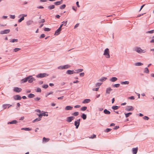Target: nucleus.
Masks as SVG:
<instances>
[{
    "instance_id": "f257e3e1",
    "label": "nucleus",
    "mask_w": 154,
    "mask_h": 154,
    "mask_svg": "<svg viewBox=\"0 0 154 154\" xmlns=\"http://www.w3.org/2000/svg\"><path fill=\"white\" fill-rule=\"evenodd\" d=\"M134 51L139 54L145 53L146 51V50H142L140 47H136L134 48Z\"/></svg>"
},
{
    "instance_id": "f03ea898",
    "label": "nucleus",
    "mask_w": 154,
    "mask_h": 154,
    "mask_svg": "<svg viewBox=\"0 0 154 154\" xmlns=\"http://www.w3.org/2000/svg\"><path fill=\"white\" fill-rule=\"evenodd\" d=\"M103 54L106 58L110 57L109 50L108 48H106Z\"/></svg>"
},
{
    "instance_id": "7ed1b4c3",
    "label": "nucleus",
    "mask_w": 154,
    "mask_h": 154,
    "mask_svg": "<svg viewBox=\"0 0 154 154\" xmlns=\"http://www.w3.org/2000/svg\"><path fill=\"white\" fill-rule=\"evenodd\" d=\"M70 67V66L68 64H67L64 66H58L57 68L58 69H66L69 68Z\"/></svg>"
},
{
    "instance_id": "20e7f679",
    "label": "nucleus",
    "mask_w": 154,
    "mask_h": 154,
    "mask_svg": "<svg viewBox=\"0 0 154 154\" xmlns=\"http://www.w3.org/2000/svg\"><path fill=\"white\" fill-rule=\"evenodd\" d=\"M48 75V74L46 73H40L36 75L37 78H43L47 76Z\"/></svg>"
},
{
    "instance_id": "39448f33",
    "label": "nucleus",
    "mask_w": 154,
    "mask_h": 154,
    "mask_svg": "<svg viewBox=\"0 0 154 154\" xmlns=\"http://www.w3.org/2000/svg\"><path fill=\"white\" fill-rule=\"evenodd\" d=\"M28 79V82L29 83H32L33 81H35V79L33 77L32 75H29L27 77Z\"/></svg>"
},
{
    "instance_id": "423d86ee",
    "label": "nucleus",
    "mask_w": 154,
    "mask_h": 154,
    "mask_svg": "<svg viewBox=\"0 0 154 154\" xmlns=\"http://www.w3.org/2000/svg\"><path fill=\"white\" fill-rule=\"evenodd\" d=\"M80 119H79L74 122V125L76 126V128L78 129L80 125Z\"/></svg>"
},
{
    "instance_id": "0eeeda50",
    "label": "nucleus",
    "mask_w": 154,
    "mask_h": 154,
    "mask_svg": "<svg viewBox=\"0 0 154 154\" xmlns=\"http://www.w3.org/2000/svg\"><path fill=\"white\" fill-rule=\"evenodd\" d=\"M134 107L131 106H128L126 107L125 110L127 111H130L133 110Z\"/></svg>"
},
{
    "instance_id": "6e6552de",
    "label": "nucleus",
    "mask_w": 154,
    "mask_h": 154,
    "mask_svg": "<svg viewBox=\"0 0 154 154\" xmlns=\"http://www.w3.org/2000/svg\"><path fill=\"white\" fill-rule=\"evenodd\" d=\"M10 32V30L9 29H5L3 31H0V33L1 34H5L9 33Z\"/></svg>"
},
{
    "instance_id": "1a4fd4ad",
    "label": "nucleus",
    "mask_w": 154,
    "mask_h": 154,
    "mask_svg": "<svg viewBox=\"0 0 154 154\" xmlns=\"http://www.w3.org/2000/svg\"><path fill=\"white\" fill-rule=\"evenodd\" d=\"M14 99L15 100H20L21 99V97L19 95H17L13 97Z\"/></svg>"
},
{
    "instance_id": "9d476101",
    "label": "nucleus",
    "mask_w": 154,
    "mask_h": 154,
    "mask_svg": "<svg viewBox=\"0 0 154 154\" xmlns=\"http://www.w3.org/2000/svg\"><path fill=\"white\" fill-rule=\"evenodd\" d=\"M14 91L17 92H20L22 91L21 88L18 87H15L14 89Z\"/></svg>"
},
{
    "instance_id": "9b49d317",
    "label": "nucleus",
    "mask_w": 154,
    "mask_h": 154,
    "mask_svg": "<svg viewBox=\"0 0 154 154\" xmlns=\"http://www.w3.org/2000/svg\"><path fill=\"white\" fill-rule=\"evenodd\" d=\"M74 73H76L73 70H68L66 71V73L69 75L72 74Z\"/></svg>"
},
{
    "instance_id": "f8f14e48",
    "label": "nucleus",
    "mask_w": 154,
    "mask_h": 154,
    "mask_svg": "<svg viewBox=\"0 0 154 154\" xmlns=\"http://www.w3.org/2000/svg\"><path fill=\"white\" fill-rule=\"evenodd\" d=\"M137 151L138 149L137 147L136 148H133L132 149V153L133 154H136Z\"/></svg>"
},
{
    "instance_id": "ddd939ff",
    "label": "nucleus",
    "mask_w": 154,
    "mask_h": 154,
    "mask_svg": "<svg viewBox=\"0 0 154 154\" xmlns=\"http://www.w3.org/2000/svg\"><path fill=\"white\" fill-rule=\"evenodd\" d=\"M117 79H118L116 77H112L109 79V80L111 82H114L116 81Z\"/></svg>"
},
{
    "instance_id": "4468645a",
    "label": "nucleus",
    "mask_w": 154,
    "mask_h": 154,
    "mask_svg": "<svg viewBox=\"0 0 154 154\" xmlns=\"http://www.w3.org/2000/svg\"><path fill=\"white\" fill-rule=\"evenodd\" d=\"M112 90V89L109 87L106 88V93L107 94H109L110 92Z\"/></svg>"
},
{
    "instance_id": "2eb2a0df",
    "label": "nucleus",
    "mask_w": 154,
    "mask_h": 154,
    "mask_svg": "<svg viewBox=\"0 0 154 154\" xmlns=\"http://www.w3.org/2000/svg\"><path fill=\"white\" fill-rule=\"evenodd\" d=\"M61 29L58 28L57 30L55 32V35H58L60 33V32L61 31Z\"/></svg>"
},
{
    "instance_id": "dca6fc26",
    "label": "nucleus",
    "mask_w": 154,
    "mask_h": 154,
    "mask_svg": "<svg viewBox=\"0 0 154 154\" xmlns=\"http://www.w3.org/2000/svg\"><path fill=\"white\" fill-rule=\"evenodd\" d=\"M28 79L27 77L21 80V83H23L26 82L27 81H28Z\"/></svg>"
},
{
    "instance_id": "f3484780",
    "label": "nucleus",
    "mask_w": 154,
    "mask_h": 154,
    "mask_svg": "<svg viewBox=\"0 0 154 154\" xmlns=\"http://www.w3.org/2000/svg\"><path fill=\"white\" fill-rule=\"evenodd\" d=\"M120 83L121 85H128L129 84V81H124V82H120Z\"/></svg>"
},
{
    "instance_id": "a211bd4d",
    "label": "nucleus",
    "mask_w": 154,
    "mask_h": 154,
    "mask_svg": "<svg viewBox=\"0 0 154 154\" xmlns=\"http://www.w3.org/2000/svg\"><path fill=\"white\" fill-rule=\"evenodd\" d=\"M73 107L70 106H66L65 108L66 110H71L72 109Z\"/></svg>"
},
{
    "instance_id": "6ab92c4d",
    "label": "nucleus",
    "mask_w": 154,
    "mask_h": 154,
    "mask_svg": "<svg viewBox=\"0 0 154 154\" xmlns=\"http://www.w3.org/2000/svg\"><path fill=\"white\" fill-rule=\"evenodd\" d=\"M33 21L31 20H28L26 22V25L27 26H29V25H30L32 24V23H33Z\"/></svg>"
},
{
    "instance_id": "aec40b11",
    "label": "nucleus",
    "mask_w": 154,
    "mask_h": 154,
    "mask_svg": "<svg viewBox=\"0 0 154 154\" xmlns=\"http://www.w3.org/2000/svg\"><path fill=\"white\" fill-rule=\"evenodd\" d=\"M62 3H63V2L61 1H57V2H55L54 3V5H59L61 4Z\"/></svg>"
},
{
    "instance_id": "412c9836",
    "label": "nucleus",
    "mask_w": 154,
    "mask_h": 154,
    "mask_svg": "<svg viewBox=\"0 0 154 154\" xmlns=\"http://www.w3.org/2000/svg\"><path fill=\"white\" fill-rule=\"evenodd\" d=\"M17 123V121H16V120H14L12 121L11 122H8V124H16Z\"/></svg>"
},
{
    "instance_id": "4be33fe9",
    "label": "nucleus",
    "mask_w": 154,
    "mask_h": 154,
    "mask_svg": "<svg viewBox=\"0 0 154 154\" xmlns=\"http://www.w3.org/2000/svg\"><path fill=\"white\" fill-rule=\"evenodd\" d=\"M90 101L91 100L89 99H86L84 100L82 103H89Z\"/></svg>"
},
{
    "instance_id": "5701e85b",
    "label": "nucleus",
    "mask_w": 154,
    "mask_h": 154,
    "mask_svg": "<svg viewBox=\"0 0 154 154\" xmlns=\"http://www.w3.org/2000/svg\"><path fill=\"white\" fill-rule=\"evenodd\" d=\"M107 78L105 77H102L101 79H99L98 81L100 82L104 81L106 80Z\"/></svg>"
},
{
    "instance_id": "b1692460",
    "label": "nucleus",
    "mask_w": 154,
    "mask_h": 154,
    "mask_svg": "<svg viewBox=\"0 0 154 154\" xmlns=\"http://www.w3.org/2000/svg\"><path fill=\"white\" fill-rule=\"evenodd\" d=\"M10 105L9 104H5L2 105V107L3 109H6L7 107Z\"/></svg>"
},
{
    "instance_id": "393cba45",
    "label": "nucleus",
    "mask_w": 154,
    "mask_h": 154,
    "mask_svg": "<svg viewBox=\"0 0 154 154\" xmlns=\"http://www.w3.org/2000/svg\"><path fill=\"white\" fill-rule=\"evenodd\" d=\"M103 112L105 114H106L109 115L110 113V112L106 109L104 110Z\"/></svg>"
},
{
    "instance_id": "a878e982",
    "label": "nucleus",
    "mask_w": 154,
    "mask_h": 154,
    "mask_svg": "<svg viewBox=\"0 0 154 154\" xmlns=\"http://www.w3.org/2000/svg\"><path fill=\"white\" fill-rule=\"evenodd\" d=\"M28 97L29 98H33L35 97V95L33 94H28Z\"/></svg>"
},
{
    "instance_id": "bb28decb",
    "label": "nucleus",
    "mask_w": 154,
    "mask_h": 154,
    "mask_svg": "<svg viewBox=\"0 0 154 154\" xmlns=\"http://www.w3.org/2000/svg\"><path fill=\"white\" fill-rule=\"evenodd\" d=\"M55 8V6L54 5H50L48 7V8L49 10H52Z\"/></svg>"
},
{
    "instance_id": "cd10ccee",
    "label": "nucleus",
    "mask_w": 154,
    "mask_h": 154,
    "mask_svg": "<svg viewBox=\"0 0 154 154\" xmlns=\"http://www.w3.org/2000/svg\"><path fill=\"white\" fill-rule=\"evenodd\" d=\"M21 130H24L25 131H30L31 130V128H22L21 129Z\"/></svg>"
},
{
    "instance_id": "c85d7f7f",
    "label": "nucleus",
    "mask_w": 154,
    "mask_h": 154,
    "mask_svg": "<svg viewBox=\"0 0 154 154\" xmlns=\"http://www.w3.org/2000/svg\"><path fill=\"white\" fill-rule=\"evenodd\" d=\"M143 65V63L140 62H137L135 63V65L136 66H140Z\"/></svg>"
},
{
    "instance_id": "c756f323",
    "label": "nucleus",
    "mask_w": 154,
    "mask_h": 154,
    "mask_svg": "<svg viewBox=\"0 0 154 154\" xmlns=\"http://www.w3.org/2000/svg\"><path fill=\"white\" fill-rule=\"evenodd\" d=\"M79 115V112H75L73 113L72 115L74 116H77Z\"/></svg>"
},
{
    "instance_id": "7c9ffc66",
    "label": "nucleus",
    "mask_w": 154,
    "mask_h": 154,
    "mask_svg": "<svg viewBox=\"0 0 154 154\" xmlns=\"http://www.w3.org/2000/svg\"><path fill=\"white\" fill-rule=\"evenodd\" d=\"M66 7V5L65 4H63L61 5L60 7V8L61 9H64Z\"/></svg>"
},
{
    "instance_id": "2f4dec72",
    "label": "nucleus",
    "mask_w": 154,
    "mask_h": 154,
    "mask_svg": "<svg viewBox=\"0 0 154 154\" xmlns=\"http://www.w3.org/2000/svg\"><path fill=\"white\" fill-rule=\"evenodd\" d=\"M125 117L126 118L128 117L130 115L132 114V113L131 112H129L127 113H125Z\"/></svg>"
},
{
    "instance_id": "473e14b6",
    "label": "nucleus",
    "mask_w": 154,
    "mask_h": 154,
    "mask_svg": "<svg viewBox=\"0 0 154 154\" xmlns=\"http://www.w3.org/2000/svg\"><path fill=\"white\" fill-rule=\"evenodd\" d=\"M87 107L86 106H83L81 108V110L82 111H85L87 109Z\"/></svg>"
},
{
    "instance_id": "72a5a7b5",
    "label": "nucleus",
    "mask_w": 154,
    "mask_h": 154,
    "mask_svg": "<svg viewBox=\"0 0 154 154\" xmlns=\"http://www.w3.org/2000/svg\"><path fill=\"white\" fill-rule=\"evenodd\" d=\"M81 117L84 120L85 119L87 118L86 115L85 114H83L81 116Z\"/></svg>"
},
{
    "instance_id": "f704fd0d",
    "label": "nucleus",
    "mask_w": 154,
    "mask_h": 154,
    "mask_svg": "<svg viewBox=\"0 0 154 154\" xmlns=\"http://www.w3.org/2000/svg\"><path fill=\"white\" fill-rule=\"evenodd\" d=\"M102 83L101 82H98L95 84V87H98L99 88V87L101 85Z\"/></svg>"
},
{
    "instance_id": "c9c22d12",
    "label": "nucleus",
    "mask_w": 154,
    "mask_h": 154,
    "mask_svg": "<svg viewBox=\"0 0 154 154\" xmlns=\"http://www.w3.org/2000/svg\"><path fill=\"white\" fill-rule=\"evenodd\" d=\"M112 109L114 110L117 109H119V107L117 106H113L112 107Z\"/></svg>"
},
{
    "instance_id": "e433bc0d",
    "label": "nucleus",
    "mask_w": 154,
    "mask_h": 154,
    "mask_svg": "<svg viewBox=\"0 0 154 154\" xmlns=\"http://www.w3.org/2000/svg\"><path fill=\"white\" fill-rule=\"evenodd\" d=\"M66 121L68 122H70L72 121V120L71 119V117H69L67 118Z\"/></svg>"
},
{
    "instance_id": "4c0bfd02",
    "label": "nucleus",
    "mask_w": 154,
    "mask_h": 154,
    "mask_svg": "<svg viewBox=\"0 0 154 154\" xmlns=\"http://www.w3.org/2000/svg\"><path fill=\"white\" fill-rule=\"evenodd\" d=\"M120 85V84H114L112 85V87H116V88H118L119 87Z\"/></svg>"
},
{
    "instance_id": "58836bf2",
    "label": "nucleus",
    "mask_w": 154,
    "mask_h": 154,
    "mask_svg": "<svg viewBox=\"0 0 154 154\" xmlns=\"http://www.w3.org/2000/svg\"><path fill=\"white\" fill-rule=\"evenodd\" d=\"M144 72L146 73H149V69L147 67H146L145 68Z\"/></svg>"
},
{
    "instance_id": "ea45409f",
    "label": "nucleus",
    "mask_w": 154,
    "mask_h": 154,
    "mask_svg": "<svg viewBox=\"0 0 154 154\" xmlns=\"http://www.w3.org/2000/svg\"><path fill=\"white\" fill-rule=\"evenodd\" d=\"M24 19V17H22L20 19L18 20V22L20 23Z\"/></svg>"
},
{
    "instance_id": "a19ab883",
    "label": "nucleus",
    "mask_w": 154,
    "mask_h": 154,
    "mask_svg": "<svg viewBox=\"0 0 154 154\" xmlns=\"http://www.w3.org/2000/svg\"><path fill=\"white\" fill-rule=\"evenodd\" d=\"M18 41V40L17 39H14L11 40L10 42H17Z\"/></svg>"
},
{
    "instance_id": "79ce46f5",
    "label": "nucleus",
    "mask_w": 154,
    "mask_h": 154,
    "mask_svg": "<svg viewBox=\"0 0 154 154\" xmlns=\"http://www.w3.org/2000/svg\"><path fill=\"white\" fill-rule=\"evenodd\" d=\"M49 139L48 138H46L45 137H44L43 138V141H45V142H46L48 141L49 140Z\"/></svg>"
},
{
    "instance_id": "37998d69",
    "label": "nucleus",
    "mask_w": 154,
    "mask_h": 154,
    "mask_svg": "<svg viewBox=\"0 0 154 154\" xmlns=\"http://www.w3.org/2000/svg\"><path fill=\"white\" fill-rule=\"evenodd\" d=\"M40 120H41V119H40V118H37L36 119H35V120H34L33 121V122H35L39 121H40Z\"/></svg>"
},
{
    "instance_id": "c03bdc74",
    "label": "nucleus",
    "mask_w": 154,
    "mask_h": 154,
    "mask_svg": "<svg viewBox=\"0 0 154 154\" xmlns=\"http://www.w3.org/2000/svg\"><path fill=\"white\" fill-rule=\"evenodd\" d=\"M42 87L45 89H46L48 87V85L47 84L44 85L42 86Z\"/></svg>"
},
{
    "instance_id": "a18cd8bd",
    "label": "nucleus",
    "mask_w": 154,
    "mask_h": 154,
    "mask_svg": "<svg viewBox=\"0 0 154 154\" xmlns=\"http://www.w3.org/2000/svg\"><path fill=\"white\" fill-rule=\"evenodd\" d=\"M44 30L45 31L48 32L51 30V29L48 28H45Z\"/></svg>"
},
{
    "instance_id": "49530a36",
    "label": "nucleus",
    "mask_w": 154,
    "mask_h": 154,
    "mask_svg": "<svg viewBox=\"0 0 154 154\" xmlns=\"http://www.w3.org/2000/svg\"><path fill=\"white\" fill-rule=\"evenodd\" d=\"M20 49H21L20 48H15L14 49V51L15 52H17V51L20 50Z\"/></svg>"
},
{
    "instance_id": "de8ad7c7",
    "label": "nucleus",
    "mask_w": 154,
    "mask_h": 154,
    "mask_svg": "<svg viewBox=\"0 0 154 154\" xmlns=\"http://www.w3.org/2000/svg\"><path fill=\"white\" fill-rule=\"evenodd\" d=\"M83 70V69H79L77 70V72L76 73H78L79 72H82Z\"/></svg>"
},
{
    "instance_id": "09e8293b",
    "label": "nucleus",
    "mask_w": 154,
    "mask_h": 154,
    "mask_svg": "<svg viewBox=\"0 0 154 154\" xmlns=\"http://www.w3.org/2000/svg\"><path fill=\"white\" fill-rule=\"evenodd\" d=\"M153 32H154V29L151 30V31H148L146 32V33H152Z\"/></svg>"
},
{
    "instance_id": "8fccbe9b",
    "label": "nucleus",
    "mask_w": 154,
    "mask_h": 154,
    "mask_svg": "<svg viewBox=\"0 0 154 154\" xmlns=\"http://www.w3.org/2000/svg\"><path fill=\"white\" fill-rule=\"evenodd\" d=\"M42 112H42V116H48V114H45V112H43V111H42Z\"/></svg>"
},
{
    "instance_id": "3c124183",
    "label": "nucleus",
    "mask_w": 154,
    "mask_h": 154,
    "mask_svg": "<svg viewBox=\"0 0 154 154\" xmlns=\"http://www.w3.org/2000/svg\"><path fill=\"white\" fill-rule=\"evenodd\" d=\"M143 119L145 120H148L149 118L148 117L145 116L143 117Z\"/></svg>"
},
{
    "instance_id": "603ef678",
    "label": "nucleus",
    "mask_w": 154,
    "mask_h": 154,
    "mask_svg": "<svg viewBox=\"0 0 154 154\" xmlns=\"http://www.w3.org/2000/svg\"><path fill=\"white\" fill-rule=\"evenodd\" d=\"M112 130L110 128H107L105 130V132H108Z\"/></svg>"
},
{
    "instance_id": "864d4df0",
    "label": "nucleus",
    "mask_w": 154,
    "mask_h": 154,
    "mask_svg": "<svg viewBox=\"0 0 154 154\" xmlns=\"http://www.w3.org/2000/svg\"><path fill=\"white\" fill-rule=\"evenodd\" d=\"M10 17L12 19H14L15 17V15H10Z\"/></svg>"
},
{
    "instance_id": "5fc2aeb1",
    "label": "nucleus",
    "mask_w": 154,
    "mask_h": 154,
    "mask_svg": "<svg viewBox=\"0 0 154 154\" xmlns=\"http://www.w3.org/2000/svg\"><path fill=\"white\" fill-rule=\"evenodd\" d=\"M36 91L37 92H41V90L40 88H37Z\"/></svg>"
},
{
    "instance_id": "6e6d98bb",
    "label": "nucleus",
    "mask_w": 154,
    "mask_h": 154,
    "mask_svg": "<svg viewBox=\"0 0 154 154\" xmlns=\"http://www.w3.org/2000/svg\"><path fill=\"white\" fill-rule=\"evenodd\" d=\"M53 94V92L52 91H51L49 93H48L47 94V95L46 96V97H47L50 94Z\"/></svg>"
},
{
    "instance_id": "4d7b16f0",
    "label": "nucleus",
    "mask_w": 154,
    "mask_h": 154,
    "mask_svg": "<svg viewBox=\"0 0 154 154\" xmlns=\"http://www.w3.org/2000/svg\"><path fill=\"white\" fill-rule=\"evenodd\" d=\"M37 115L38 116H39L38 118H40V119H41L42 118V113H41L39 114H37Z\"/></svg>"
},
{
    "instance_id": "13d9d810",
    "label": "nucleus",
    "mask_w": 154,
    "mask_h": 154,
    "mask_svg": "<svg viewBox=\"0 0 154 154\" xmlns=\"http://www.w3.org/2000/svg\"><path fill=\"white\" fill-rule=\"evenodd\" d=\"M99 88V87L97 88H93L92 89V90L93 91H97L98 90Z\"/></svg>"
},
{
    "instance_id": "bf43d9fd",
    "label": "nucleus",
    "mask_w": 154,
    "mask_h": 154,
    "mask_svg": "<svg viewBox=\"0 0 154 154\" xmlns=\"http://www.w3.org/2000/svg\"><path fill=\"white\" fill-rule=\"evenodd\" d=\"M45 35L44 34H42L41 35H40V38H43L44 37H45Z\"/></svg>"
},
{
    "instance_id": "052dcab7",
    "label": "nucleus",
    "mask_w": 154,
    "mask_h": 154,
    "mask_svg": "<svg viewBox=\"0 0 154 154\" xmlns=\"http://www.w3.org/2000/svg\"><path fill=\"white\" fill-rule=\"evenodd\" d=\"M85 75L84 72H82L80 73V76L81 77H83Z\"/></svg>"
},
{
    "instance_id": "680f3d73",
    "label": "nucleus",
    "mask_w": 154,
    "mask_h": 154,
    "mask_svg": "<svg viewBox=\"0 0 154 154\" xmlns=\"http://www.w3.org/2000/svg\"><path fill=\"white\" fill-rule=\"evenodd\" d=\"M119 128V126H116L114 127L113 128L114 130H117Z\"/></svg>"
},
{
    "instance_id": "e2e57ef3",
    "label": "nucleus",
    "mask_w": 154,
    "mask_h": 154,
    "mask_svg": "<svg viewBox=\"0 0 154 154\" xmlns=\"http://www.w3.org/2000/svg\"><path fill=\"white\" fill-rule=\"evenodd\" d=\"M34 100L35 101H38L40 99V98L39 97H36L34 98Z\"/></svg>"
},
{
    "instance_id": "0e129e2a",
    "label": "nucleus",
    "mask_w": 154,
    "mask_h": 154,
    "mask_svg": "<svg viewBox=\"0 0 154 154\" xmlns=\"http://www.w3.org/2000/svg\"><path fill=\"white\" fill-rule=\"evenodd\" d=\"M96 137V135L95 134H93V136H91L90 137L91 138L93 139Z\"/></svg>"
},
{
    "instance_id": "69168bd1",
    "label": "nucleus",
    "mask_w": 154,
    "mask_h": 154,
    "mask_svg": "<svg viewBox=\"0 0 154 154\" xmlns=\"http://www.w3.org/2000/svg\"><path fill=\"white\" fill-rule=\"evenodd\" d=\"M128 99L130 100H134V96H131L129 97Z\"/></svg>"
},
{
    "instance_id": "338daca9",
    "label": "nucleus",
    "mask_w": 154,
    "mask_h": 154,
    "mask_svg": "<svg viewBox=\"0 0 154 154\" xmlns=\"http://www.w3.org/2000/svg\"><path fill=\"white\" fill-rule=\"evenodd\" d=\"M76 5H77V7H80V5H79V2L77 1L76 2Z\"/></svg>"
},
{
    "instance_id": "774afa93",
    "label": "nucleus",
    "mask_w": 154,
    "mask_h": 154,
    "mask_svg": "<svg viewBox=\"0 0 154 154\" xmlns=\"http://www.w3.org/2000/svg\"><path fill=\"white\" fill-rule=\"evenodd\" d=\"M67 21H66L65 22H64V21H63V25H64V26H66V25L67 24Z\"/></svg>"
}]
</instances>
